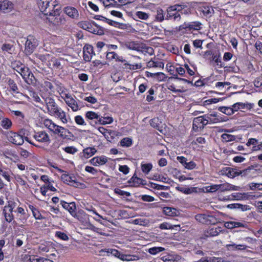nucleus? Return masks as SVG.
I'll return each mask as SVG.
<instances>
[{"label": "nucleus", "instance_id": "obj_1", "mask_svg": "<svg viewBox=\"0 0 262 262\" xmlns=\"http://www.w3.org/2000/svg\"><path fill=\"white\" fill-rule=\"evenodd\" d=\"M42 98L46 103L49 114L59 118L64 123H67L65 112L58 107L55 100L50 97Z\"/></svg>", "mask_w": 262, "mask_h": 262}, {"label": "nucleus", "instance_id": "obj_2", "mask_svg": "<svg viewBox=\"0 0 262 262\" xmlns=\"http://www.w3.org/2000/svg\"><path fill=\"white\" fill-rule=\"evenodd\" d=\"M38 45V40L32 34L29 35L25 42V53L26 55L31 54Z\"/></svg>", "mask_w": 262, "mask_h": 262}, {"label": "nucleus", "instance_id": "obj_3", "mask_svg": "<svg viewBox=\"0 0 262 262\" xmlns=\"http://www.w3.org/2000/svg\"><path fill=\"white\" fill-rule=\"evenodd\" d=\"M182 9V7L179 5H174L169 7L167 10L166 18L177 21L180 20L181 19L180 11Z\"/></svg>", "mask_w": 262, "mask_h": 262}, {"label": "nucleus", "instance_id": "obj_4", "mask_svg": "<svg viewBox=\"0 0 262 262\" xmlns=\"http://www.w3.org/2000/svg\"><path fill=\"white\" fill-rule=\"evenodd\" d=\"M64 100L67 104L71 107L73 112H76L84 106L82 102L79 100H76L69 94H66Z\"/></svg>", "mask_w": 262, "mask_h": 262}, {"label": "nucleus", "instance_id": "obj_5", "mask_svg": "<svg viewBox=\"0 0 262 262\" xmlns=\"http://www.w3.org/2000/svg\"><path fill=\"white\" fill-rule=\"evenodd\" d=\"M196 221L204 224L214 225L217 222V219L213 215L206 214H198L195 216Z\"/></svg>", "mask_w": 262, "mask_h": 262}, {"label": "nucleus", "instance_id": "obj_6", "mask_svg": "<svg viewBox=\"0 0 262 262\" xmlns=\"http://www.w3.org/2000/svg\"><path fill=\"white\" fill-rule=\"evenodd\" d=\"M203 25L199 21L185 23L179 27V31L185 29L186 31H199L202 29Z\"/></svg>", "mask_w": 262, "mask_h": 262}, {"label": "nucleus", "instance_id": "obj_7", "mask_svg": "<svg viewBox=\"0 0 262 262\" xmlns=\"http://www.w3.org/2000/svg\"><path fill=\"white\" fill-rule=\"evenodd\" d=\"M7 138L9 142L16 145H21L24 142L22 135L12 131L7 133Z\"/></svg>", "mask_w": 262, "mask_h": 262}, {"label": "nucleus", "instance_id": "obj_8", "mask_svg": "<svg viewBox=\"0 0 262 262\" xmlns=\"http://www.w3.org/2000/svg\"><path fill=\"white\" fill-rule=\"evenodd\" d=\"M33 138L38 142L49 144L50 142V138L49 135L45 131H40L35 133Z\"/></svg>", "mask_w": 262, "mask_h": 262}, {"label": "nucleus", "instance_id": "obj_9", "mask_svg": "<svg viewBox=\"0 0 262 262\" xmlns=\"http://www.w3.org/2000/svg\"><path fill=\"white\" fill-rule=\"evenodd\" d=\"M12 66L14 70L18 72L23 78H25L26 73L29 71L24 64L19 62H15L12 63Z\"/></svg>", "mask_w": 262, "mask_h": 262}, {"label": "nucleus", "instance_id": "obj_10", "mask_svg": "<svg viewBox=\"0 0 262 262\" xmlns=\"http://www.w3.org/2000/svg\"><path fill=\"white\" fill-rule=\"evenodd\" d=\"M221 173L223 175H225L229 178H234L239 175V170L236 168L231 167H224L221 170Z\"/></svg>", "mask_w": 262, "mask_h": 262}, {"label": "nucleus", "instance_id": "obj_11", "mask_svg": "<svg viewBox=\"0 0 262 262\" xmlns=\"http://www.w3.org/2000/svg\"><path fill=\"white\" fill-rule=\"evenodd\" d=\"M207 124V122L204 116H199L194 119L193 121V128L196 129L198 128L203 129L204 126Z\"/></svg>", "mask_w": 262, "mask_h": 262}, {"label": "nucleus", "instance_id": "obj_12", "mask_svg": "<svg viewBox=\"0 0 262 262\" xmlns=\"http://www.w3.org/2000/svg\"><path fill=\"white\" fill-rule=\"evenodd\" d=\"M48 19L53 25L56 26L62 25L66 23V19L64 17L59 15H53L50 12H49V17L48 18Z\"/></svg>", "mask_w": 262, "mask_h": 262}, {"label": "nucleus", "instance_id": "obj_13", "mask_svg": "<svg viewBox=\"0 0 262 262\" xmlns=\"http://www.w3.org/2000/svg\"><path fill=\"white\" fill-rule=\"evenodd\" d=\"M60 204L62 205V207L67 210L73 216L76 215L75 210L76 207L74 202L67 203L64 201H61Z\"/></svg>", "mask_w": 262, "mask_h": 262}, {"label": "nucleus", "instance_id": "obj_14", "mask_svg": "<svg viewBox=\"0 0 262 262\" xmlns=\"http://www.w3.org/2000/svg\"><path fill=\"white\" fill-rule=\"evenodd\" d=\"M107 158L104 156L95 157L91 159L89 162L95 166L103 165L107 162Z\"/></svg>", "mask_w": 262, "mask_h": 262}, {"label": "nucleus", "instance_id": "obj_15", "mask_svg": "<svg viewBox=\"0 0 262 262\" xmlns=\"http://www.w3.org/2000/svg\"><path fill=\"white\" fill-rule=\"evenodd\" d=\"M6 82L8 86V90L9 92L15 94H18L19 93L18 88L13 79L7 78L6 80Z\"/></svg>", "mask_w": 262, "mask_h": 262}, {"label": "nucleus", "instance_id": "obj_16", "mask_svg": "<svg viewBox=\"0 0 262 262\" xmlns=\"http://www.w3.org/2000/svg\"><path fill=\"white\" fill-rule=\"evenodd\" d=\"M93 52V47L89 45H86L83 48V59L86 62L90 61L92 59V55L91 53Z\"/></svg>", "mask_w": 262, "mask_h": 262}, {"label": "nucleus", "instance_id": "obj_17", "mask_svg": "<svg viewBox=\"0 0 262 262\" xmlns=\"http://www.w3.org/2000/svg\"><path fill=\"white\" fill-rule=\"evenodd\" d=\"M51 0H37V5L40 11L44 12L45 15H48L49 12L47 9L50 7L49 4Z\"/></svg>", "mask_w": 262, "mask_h": 262}, {"label": "nucleus", "instance_id": "obj_18", "mask_svg": "<svg viewBox=\"0 0 262 262\" xmlns=\"http://www.w3.org/2000/svg\"><path fill=\"white\" fill-rule=\"evenodd\" d=\"M64 11L69 17L73 19H78L79 18L78 10L74 7H66Z\"/></svg>", "mask_w": 262, "mask_h": 262}, {"label": "nucleus", "instance_id": "obj_19", "mask_svg": "<svg viewBox=\"0 0 262 262\" xmlns=\"http://www.w3.org/2000/svg\"><path fill=\"white\" fill-rule=\"evenodd\" d=\"M13 9V4L7 0L0 2V11L6 13Z\"/></svg>", "mask_w": 262, "mask_h": 262}, {"label": "nucleus", "instance_id": "obj_20", "mask_svg": "<svg viewBox=\"0 0 262 262\" xmlns=\"http://www.w3.org/2000/svg\"><path fill=\"white\" fill-rule=\"evenodd\" d=\"M12 210L13 207L10 204L6 206L3 210L5 219L6 221L9 223L11 222L13 219V215L12 214Z\"/></svg>", "mask_w": 262, "mask_h": 262}, {"label": "nucleus", "instance_id": "obj_21", "mask_svg": "<svg viewBox=\"0 0 262 262\" xmlns=\"http://www.w3.org/2000/svg\"><path fill=\"white\" fill-rule=\"evenodd\" d=\"M149 124L152 127L162 132L163 129L162 123L161 119L158 117H155L151 119Z\"/></svg>", "mask_w": 262, "mask_h": 262}, {"label": "nucleus", "instance_id": "obj_22", "mask_svg": "<svg viewBox=\"0 0 262 262\" xmlns=\"http://www.w3.org/2000/svg\"><path fill=\"white\" fill-rule=\"evenodd\" d=\"M163 213L168 216H177L179 214V211L174 208L165 207L163 208Z\"/></svg>", "mask_w": 262, "mask_h": 262}, {"label": "nucleus", "instance_id": "obj_23", "mask_svg": "<svg viewBox=\"0 0 262 262\" xmlns=\"http://www.w3.org/2000/svg\"><path fill=\"white\" fill-rule=\"evenodd\" d=\"M220 228H212L204 232V236L206 237L216 236L221 232Z\"/></svg>", "mask_w": 262, "mask_h": 262}, {"label": "nucleus", "instance_id": "obj_24", "mask_svg": "<svg viewBox=\"0 0 262 262\" xmlns=\"http://www.w3.org/2000/svg\"><path fill=\"white\" fill-rule=\"evenodd\" d=\"M97 149L94 147H89L83 149V157L86 159L94 155L97 152Z\"/></svg>", "mask_w": 262, "mask_h": 262}, {"label": "nucleus", "instance_id": "obj_25", "mask_svg": "<svg viewBox=\"0 0 262 262\" xmlns=\"http://www.w3.org/2000/svg\"><path fill=\"white\" fill-rule=\"evenodd\" d=\"M68 133H69L68 130L60 126H58L57 128H56V130H55L54 133L55 134L58 135L60 137L63 139L67 138L68 136L67 135Z\"/></svg>", "mask_w": 262, "mask_h": 262}, {"label": "nucleus", "instance_id": "obj_26", "mask_svg": "<svg viewBox=\"0 0 262 262\" xmlns=\"http://www.w3.org/2000/svg\"><path fill=\"white\" fill-rule=\"evenodd\" d=\"M139 52H142L144 55L148 54L151 55L154 54V50L152 48L146 46L145 45L143 44H141Z\"/></svg>", "mask_w": 262, "mask_h": 262}, {"label": "nucleus", "instance_id": "obj_27", "mask_svg": "<svg viewBox=\"0 0 262 262\" xmlns=\"http://www.w3.org/2000/svg\"><path fill=\"white\" fill-rule=\"evenodd\" d=\"M201 9V12L206 17H210L214 13V10L211 6H205Z\"/></svg>", "mask_w": 262, "mask_h": 262}, {"label": "nucleus", "instance_id": "obj_28", "mask_svg": "<svg viewBox=\"0 0 262 262\" xmlns=\"http://www.w3.org/2000/svg\"><path fill=\"white\" fill-rule=\"evenodd\" d=\"M140 44L135 41H126L124 43V46L128 49L139 51Z\"/></svg>", "mask_w": 262, "mask_h": 262}, {"label": "nucleus", "instance_id": "obj_29", "mask_svg": "<svg viewBox=\"0 0 262 262\" xmlns=\"http://www.w3.org/2000/svg\"><path fill=\"white\" fill-rule=\"evenodd\" d=\"M85 117L91 120H93L94 119H97V122H95V124L98 123V120L100 118V117L97 113L92 112V111H88L85 114Z\"/></svg>", "mask_w": 262, "mask_h": 262}, {"label": "nucleus", "instance_id": "obj_30", "mask_svg": "<svg viewBox=\"0 0 262 262\" xmlns=\"http://www.w3.org/2000/svg\"><path fill=\"white\" fill-rule=\"evenodd\" d=\"M26 74V77L23 78L25 81L29 84L35 83V78L33 74L30 71H29Z\"/></svg>", "mask_w": 262, "mask_h": 262}, {"label": "nucleus", "instance_id": "obj_31", "mask_svg": "<svg viewBox=\"0 0 262 262\" xmlns=\"http://www.w3.org/2000/svg\"><path fill=\"white\" fill-rule=\"evenodd\" d=\"M251 170L255 171V170L254 169L253 166H249L247 168L243 170H239V175H241L242 177L251 176L250 174Z\"/></svg>", "mask_w": 262, "mask_h": 262}, {"label": "nucleus", "instance_id": "obj_32", "mask_svg": "<svg viewBox=\"0 0 262 262\" xmlns=\"http://www.w3.org/2000/svg\"><path fill=\"white\" fill-rule=\"evenodd\" d=\"M147 66L149 68H161L163 69L164 63L162 61L150 60L148 62Z\"/></svg>", "mask_w": 262, "mask_h": 262}, {"label": "nucleus", "instance_id": "obj_33", "mask_svg": "<svg viewBox=\"0 0 262 262\" xmlns=\"http://www.w3.org/2000/svg\"><path fill=\"white\" fill-rule=\"evenodd\" d=\"M227 247L229 249H231L232 250H245L247 248L246 245H235L233 244H228L227 245Z\"/></svg>", "mask_w": 262, "mask_h": 262}, {"label": "nucleus", "instance_id": "obj_34", "mask_svg": "<svg viewBox=\"0 0 262 262\" xmlns=\"http://www.w3.org/2000/svg\"><path fill=\"white\" fill-rule=\"evenodd\" d=\"M152 168V165L151 163H141V170L145 174L149 173L150 171Z\"/></svg>", "mask_w": 262, "mask_h": 262}, {"label": "nucleus", "instance_id": "obj_35", "mask_svg": "<svg viewBox=\"0 0 262 262\" xmlns=\"http://www.w3.org/2000/svg\"><path fill=\"white\" fill-rule=\"evenodd\" d=\"M218 110L228 116L234 114L231 107L220 106L218 108Z\"/></svg>", "mask_w": 262, "mask_h": 262}, {"label": "nucleus", "instance_id": "obj_36", "mask_svg": "<svg viewBox=\"0 0 262 262\" xmlns=\"http://www.w3.org/2000/svg\"><path fill=\"white\" fill-rule=\"evenodd\" d=\"M120 259L125 261H133L138 259V257L136 255H126L121 254Z\"/></svg>", "mask_w": 262, "mask_h": 262}, {"label": "nucleus", "instance_id": "obj_37", "mask_svg": "<svg viewBox=\"0 0 262 262\" xmlns=\"http://www.w3.org/2000/svg\"><path fill=\"white\" fill-rule=\"evenodd\" d=\"M232 198L235 200H243L248 199V195L246 193H233L231 195Z\"/></svg>", "mask_w": 262, "mask_h": 262}, {"label": "nucleus", "instance_id": "obj_38", "mask_svg": "<svg viewBox=\"0 0 262 262\" xmlns=\"http://www.w3.org/2000/svg\"><path fill=\"white\" fill-rule=\"evenodd\" d=\"M113 122V119L111 117H100L98 120V124L105 125L111 124Z\"/></svg>", "mask_w": 262, "mask_h": 262}, {"label": "nucleus", "instance_id": "obj_39", "mask_svg": "<svg viewBox=\"0 0 262 262\" xmlns=\"http://www.w3.org/2000/svg\"><path fill=\"white\" fill-rule=\"evenodd\" d=\"M78 26L79 28L83 29L84 30L89 31L91 33H93L90 30L91 27H92L91 25L88 23V21H81L78 23Z\"/></svg>", "mask_w": 262, "mask_h": 262}, {"label": "nucleus", "instance_id": "obj_40", "mask_svg": "<svg viewBox=\"0 0 262 262\" xmlns=\"http://www.w3.org/2000/svg\"><path fill=\"white\" fill-rule=\"evenodd\" d=\"M31 90H29V95L30 97H31L33 98V101L36 102L41 103V104H43V102L41 101V99L38 95V94L32 90V89H31Z\"/></svg>", "mask_w": 262, "mask_h": 262}, {"label": "nucleus", "instance_id": "obj_41", "mask_svg": "<svg viewBox=\"0 0 262 262\" xmlns=\"http://www.w3.org/2000/svg\"><path fill=\"white\" fill-rule=\"evenodd\" d=\"M204 117H205L206 121L207 122V124L209 122L212 123H216L222 121L221 118H213L208 115H204Z\"/></svg>", "mask_w": 262, "mask_h": 262}, {"label": "nucleus", "instance_id": "obj_42", "mask_svg": "<svg viewBox=\"0 0 262 262\" xmlns=\"http://www.w3.org/2000/svg\"><path fill=\"white\" fill-rule=\"evenodd\" d=\"M132 143V140L129 138H124L120 142V145L122 147H129Z\"/></svg>", "mask_w": 262, "mask_h": 262}, {"label": "nucleus", "instance_id": "obj_43", "mask_svg": "<svg viewBox=\"0 0 262 262\" xmlns=\"http://www.w3.org/2000/svg\"><path fill=\"white\" fill-rule=\"evenodd\" d=\"M221 137L222 138V140L226 142L232 141L236 139V137L235 136L228 134H223L221 136Z\"/></svg>", "mask_w": 262, "mask_h": 262}, {"label": "nucleus", "instance_id": "obj_44", "mask_svg": "<svg viewBox=\"0 0 262 262\" xmlns=\"http://www.w3.org/2000/svg\"><path fill=\"white\" fill-rule=\"evenodd\" d=\"M1 125L5 129H9L12 126V122L8 118H4L1 121Z\"/></svg>", "mask_w": 262, "mask_h": 262}, {"label": "nucleus", "instance_id": "obj_45", "mask_svg": "<svg viewBox=\"0 0 262 262\" xmlns=\"http://www.w3.org/2000/svg\"><path fill=\"white\" fill-rule=\"evenodd\" d=\"M165 249L161 247H155L148 249V252L150 254L155 255L160 252L163 251Z\"/></svg>", "mask_w": 262, "mask_h": 262}, {"label": "nucleus", "instance_id": "obj_46", "mask_svg": "<svg viewBox=\"0 0 262 262\" xmlns=\"http://www.w3.org/2000/svg\"><path fill=\"white\" fill-rule=\"evenodd\" d=\"M180 191L185 194H191L197 192L196 187H182L180 188Z\"/></svg>", "mask_w": 262, "mask_h": 262}, {"label": "nucleus", "instance_id": "obj_47", "mask_svg": "<svg viewBox=\"0 0 262 262\" xmlns=\"http://www.w3.org/2000/svg\"><path fill=\"white\" fill-rule=\"evenodd\" d=\"M167 78V76L163 73L162 72H158L156 73L155 79H156L157 81H165Z\"/></svg>", "mask_w": 262, "mask_h": 262}, {"label": "nucleus", "instance_id": "obj_48", "mask_svg": "<svg viewBox=\"0 0 262 262\" xmlns=\"http://www.w3.org/2000/svg\"><path fill=\"white\" fill-rule=\"evenodd\" d=\"M230 184L229 183H224L217 184L218 190L221 191H225L230 190Z\"/></svg>", "mask_w": 262, "mask_h": 262}, {"label": "nucleus", "instance_id": "obj_49", "mask_svg": "<svg viewBox=\"0 0 262 262\" xmlns=\"http://www.w3.org/2000/svg\"><path fill=\"white\" fill-rule=\"evenodd\" d=\"M156 18L157 20H159V21H162L164 19V14H163V11L161 8H158L157 10V14L156 15Z\"/></svg>", "mask_w": 262, "mask_h": 262}, {"label": "nucleus", "instance_id": "obj_50", "mask_svg": "<svg viewBox=\"0 0 262 262\" xmlns=\"http://www.w3.org/2000/svg\"><path fill=\"white\" fill-rule=\"evenodd\" d=\"M205 189L206 192H215L218 190L217 184L206 186Z\"/></svg>", "mask_w": 262, "mask_h": 262}, {"label": "nucleus", "instance_id": "obj_51", "mask_svg": "<svg viewBox=\"0 0 262 262\" xmlns=\"http://www.w3.org/2000/svg\"><path fill=\"white\" fill-rule=\"evenodd\" d=\"M152 180H155V181H161L163 182H166L167 181V178L163 176L160 175L158 174H154L152 177V178H150Z\"/></svg>", "mask_w": 262, "mask_h": 262}, {"label": "nucleus", "instance_id": "obj_52", "mask_svg": "<svg viewBox=\"0 0 262 262\" xmlns=\"http://www.w3.org/2000/svg\"><path fill=\"white\" fill-rule=\"evenodd\" d=\"M250 190H254L256 189L261 190H262V183H251L249 184Z\"/></svg>", "mask_w": 262, "mask_h": 262}, {"label": "nucleus", "instance_id": "obj_53", "mask_svg": "<svg viewBox=\"0 0 262 262\" xmlns=\"http://www.w3.org/2000/svg\"><path fill=\"white\" fill-rule=\"evenodd\" d=\"M31 210L34 217L37 220H40L42 219V215L39 211L33 206L31 207Z\"/></svg>", "mask_w": 262, "mask_h": 262}, {"label": "nucleus", "instance_id": "obj_54", "mask_svg": "<svg viewBox=\"0 0 262 262\" xmlns=\"http://www.w3.org/2000/svg\"><path fill=\"white\" fill-rule=\"evenodd\" d=\"M238 105L239 106L240 110H249L252 107V104L249 103H243V102H238Z\"/></svg>", "mask_w": 262, "mask_h": 262}, {"label": "nucleus", "instance_id": "obj_55", "mask_svg": "<svg viewBox=\"0 0 262 262\" xmlns=\"http://www.w3.org/2000/svg\"><path fill=\"white\" fill-rule=\"evenodd\" d=\"M55 236L63 241H68L69 239L68 236L64 232L61 231H56Z\"/></svg>", "mask_w": 262, "mask_h": 262}, {"label": "nucleus", "instance_id": "obj_56", "mask_svg": "<svg viewBox=\"0 0 262 262\" xmlns=\"http://www.w3.org/2000/svg\"><path fill=\"white\" fill-rule=\"evenodd\" d=\"M139 180H141L140 178H139L137 177H133L129 181H128V182L129 183H132L133 186L134 187H137L139 185H140V182Z\"/></svg>", "mask_w": 262, "mask_h": 262}, {"label": "nucleus", "instance_id": "obj_57", "mask_svg": "<svg viewBox=\"0 0 262 262\" xmlns=\"http://www.w3.org/2000/svg\"><path fill=\"white\" fill-rule=\"evenodd\" d=\"M136 16L139 18L146 20L148 18V14L145 12L138 11L136 13Z\"/></svg>", "mask_w": 262, "mask_h": 262}, {"label": "nucleus", "instance_id": "obj_58", "mask_svg": "<svg viewBox=\"0 0 262 262\" xmlns=\"http://www.w3.org/2000/svg\"><path fill=\"white\" fill-rule=\"evenodd\" d=\"M63 149L67 153L72 155H74L78 151V149L73 146H68L63 148Z\"/></svg>", "mask_w": 262, "mask_h": 262}, {"label": "nucleus", "instance_id": "obj_59", "mask_svg": "<svg viewBox=\"0 0 262 262\" xmlns=\"http://www.w3.org/2000/svg\"><path fill=\"white\" fill-rule=\"evenodd\" d=\"M75 121L78 125H86V123H85L84 119L80 115L76 116L75 117Z\"/></svg>", "mask_w": 262, "mask_h": 262}, {"label": "nucleus", "instance_id": "obj_60", "mask_svg": "<svg viewBox=\"0 0 262 262\" xmlns=\"http://www.w3.org/2000/svg\"><path fill=\"white\" fill-rule=\"evenodd\" d=\"M179 6H181L182 7V10L180 11V15L181 14H188L190 12V8L185 5H179Z\"/></svg>", "mask_w": 262, "mask_h": 262}, {"label": "nucleus", "instance_id": "obj_61", "mask_svg": "<svg viewBox=\"0 0 262 262\" xmlns=\"http://www.w3.org/2000/svg\"><path fill=\"white\" fill-rule=\"evenodd\" d=\"M115 192L120 195H126L127 196H130L131 194L129 192L125 191L120 189H115Z\"/></svg>", "mask_w": 262, "mask_h": 262}, {"label": "nucleus", "instance_id": "obj_62", "mask_svg": "<svg viewBox=\"0 0 262 262\" xmlns=\"http://www.w3.org/2000/svg\"><path fill=\"white\" fill-rule=\"evenodd\" d=\"M107 252L112 254V255L120 258L121 253L116 249H108Z\"/></svg>", "mask_w": 262, "mask_h": 262}, {"label": "nucleus", "instance_id": "obj_63", "mask_svg": "<svg viewBox=\"0 0 262 262\" xmlns=\"http://www.w3.org/2000/svg\"><path fill=\"white\" fill-rule=\"evenodd\" d=\"M159 228L161 229H173V227L172 225L167 223H163L160 224L159 226Z\"/></svg>", "mask_w": 262, "mask_h": 262}, {"label": "nucleus", "instance_id": "obj_64", "mask_svg": "<svg viewBox=\"0 0 262 262\" xmlns=\"http://www.w3.org/2000/svg\"><path fill=\"white\" fill-rule=\"evenodd\" d=\"M254 84L257 88L262 87V76L257 77L254 80Z\"/></svg>", "mask_w": 262, "mask_h": 262}]
</instances>
